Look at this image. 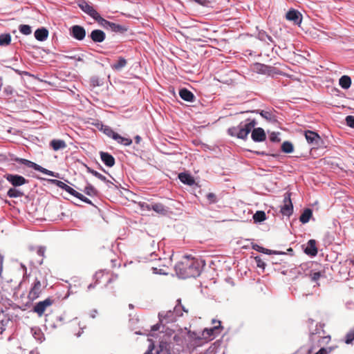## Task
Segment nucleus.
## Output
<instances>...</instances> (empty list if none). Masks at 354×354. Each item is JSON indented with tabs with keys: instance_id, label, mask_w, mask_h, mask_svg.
<instances>
[{
	"instance_id": "nucleus-1",
	"label": "nucleus",
	"mask_w": 354,
	"mask_h": 354,
	"mask_svg": "<svg viewBox=\"0 0 354 354\" xmlns=\"http://www.w3.org/2000/svg\"><path fill=\"white\" fill-rule=\"evenodd\" d=\"M202 268L201 261L195 258H189L187 256L175 266V270L179 278H196L201 274Z\"/></svg>"
},
{
	"instance_id": "nucleus-2",
	"label": "nucleus",
	"mask_w": 354,
	"mask_h": 354,
	"mask_svg": "<svg viewBox=\"0 0 354 354\" xmlns=\"http://www.w3.org/2000/svg\"><path fill=\"white\" fill-rule=\"evenodd\" d=\"M257 124L255 119H247L244 122H241L238 126L232 127L227 129V133L232 137L245 140Z\"/></svg>"
},
{
	"instance_id": "nucleus-3",
	"label": "nucleus",
	"mask_w": 354,
	"mask_h": 354,
	"mask_svg": "<svg viewBox=\"0 0 354 354\" xmlns=\"http://www.w3.org/2000/svg\"><path fill=\"white\" fill-rule=\"evenodd\" d=\"M182 310L187 312L184 306L181 305H176L173 310H168L167 312L162 311L159 313L158 318L160 323L165 325L176 322L177 317L183 315Z\"/></svg>"
},
{
	"instance_id": "nucleus-4",
	"label": "nucleus",
	"mask_w": 354,
	"mask_h": 354,
	"mask_svg": "<svg viewBox=\"0 0 354 354\" xmlns=\"http://www.w3.org/2000/svg\"><path fill=\"white\" fill-rule=\"evenodd\" d=\"M253 68L254 71L259 74L267 75L270 76L279 74L278 69L277 68L259 62L254 64Z\"/></svg>"
},
{
	"instance_id": "nucleus-5",
	"label": "nucleus",
	"mask_w": 354,
	"mask_h": 354,
	"mask_svg": "<svg viewBox=\"0 0 354 354\" xmlns=\"http://www.w3.org/2000/svg\"><path fill=\"white\" fill-rule=\"evenodd\" d=\"M3 177L13 186V187L21 186L28 182V180L24 176L19 174H6Z\"/></svg>"
},
{
	"instance_id": "nucleus-6",
	"label": "nucleus",
	"mask_w": 354,
	"mask_h": 354,
	"mask_svg": "<svg viewBox=\"0 0 354 354\" xmlns=\"http://www.w3.org/2000/svg\"><path fill=\"white\" fill-rule=\"evenodd\" d=\"M281 213L283 216H290L293 213V205L290 198V194H286L283 198V205L281 207Z\"/></svg>"
},
{
	"instance_id": "nucleus-7",
	"label": "nucleus",
	"mask_w": 354,
	"mask_h": 354,
	"mask_svg": "<svg viewBox=\"0 0 354 354\" xmlns=\"http://www.w3.org/2000/svg\"><path fill=\"white\" fill-rule=\"evenodd\" d=\"M69 31L71 36L78 41H82L86 37V30L82 26L74 25L71 27Z\"/></svg>"
},
{
	"instance_id": "nucleus-8",
	"label": "nucleus",
	"mask_w": 354,
	"mask_h": 354,
	"mask_svg": "<svg viewBox=\"0 0 354 354\" xmlns=\"http://www.w3.org/2000/svg\"><path fill=\"white\" fill-rule=\"evenodd\" d=\"M53 299L50 298H46L44 301H39L37 303L35 306L33 307L32 311L34 313H36L39 317H41L44 311L46 310V308L48 306H50L53 304Z\"/></svg>"
},
{
	"instance_id": "nucleus-9",
	"label": "nucleus",
	"mask_w": 354,
	"mask_h": 354,
	"mask_svg": "<svg viewBox=\"0 0 354 354\" xmlns=\"http://www.w3.org/2000/svg\"><path fill=\"white\" fill-rule=\"evenodd\" d=\"M41 292V284L40 281L36 278L33 284L32 287L29 291L28 297L30 301H34L35 299H37L39 297V295Z\"/></svg>"
},
{
	"instance_id": "nucleus-10",
	"label": "nucleus",
	"mask_w": 354,
	"mask_h": 354,
	"mask_svg": "<svg viewBox=\"0 0 354 354\" xmlns=\"http://www.w3.org/2000/svg\"><path fill=\"white\" fill-rule=\"evenodd\" d=\"M286 18L287 20L292 21L296 25L301 24L302 21V15L294 8H291L287 12Z\"/></svg>"
},
{
	"instance_id": "nucleus-11",
	"label": "nucleus",
	"mask_w": 354,
	"mask_h": 354,
	"mask_svg": "<svg viewBox=\"0 0 354 354\" xmlns=\"http://www.w3.org/2000/svg\"><path fill=\"white\" fill-rule=\"evenodd\" d=\"M78 6L84 12L89 15L93 19L99 13L92 6L84 0H82Z\"/></svg>"
},
{
	"instance_id": "nucleus-12",
	"label": "nucleus",
	"mask_w": 354,
	"mask_h": 354,
	"mask_svg": "<svg viewBox=\"0 0 354 354\" xmlns=\"http://www.w3.org/2000/svg\"><path fill=\"white\" fill-rule=\"evenodd\" d=\"M251 138L255 142H261L266 139V135L264 130L261 127L252 128Z\"/></svg>"
},
{
	"instance_id": "nucleus-13",
	"label": "nucleus",
	"mask_w": 354,
	"mask_h": 354,
	"mask_svg": "<svg viewBox=\"0 0 354 354\" xmlns=\"http://www.w3.org/2000/svg\"><path fill=\"white\" fill-rule=\"evenodd\" d=\"M221 322H218V325L214 326L212 328H205L203 331V335L205 339H213L216 335L218 334L221 331Z\"/></svg>"
},
{
	"instance_id": "nucleus-14",
	"label": "nucleus",
	"mask_w": 354,
	"mask_h": 354,
	"mask_svg": "<svg viewBox=\"0 0 354 354\" xmlns=\"http://www.w3.org/2000/svg\"><path fill=\"white\" fill-rule=\"evenodd\" d=\"M88 37L95 43H102L105 40L106 34L102 30L95 29L91 32Z\"/></svg>"
},
{
	"instance_id": "nucleus-15",
	"label": "nucleus",
	"mask_w": 354,
	"mask_h": 354,
	"mask_svg": "<svg viewBox=\"0 0 354 354\" xmlns=\"http://www.w3.org/2000/svg\"><path fill=\"white\" fill-rule=\"evenodd\" d=\"M48 182H50L52 185H56L57 187L61 188L62 189L66 191L71 195L73 196L75 193L76 190L73 189L71 187L68 186L64 182L57 180V179H48Z\"/></svg>"
},
{
	"instance_id": "nucleus-16",
	"label": "nucleus",
	"mask_w": 354,
	"mask_h": 354,
	"mask_svg": "<svg viewBox=\"0 0 354 354\" xmlns=\"http://www.w3.org/2000/svg\"><path fill=\"white\" fill-rule=\"evenodd\" d=\"M304 252L311 257H315L317 254V248L316 246V241L310 239L304 249Z\"/></svg>"
},
{
	"instance_id": "nucleus-17",
	"label": "nucleus",
	"mask_w": 354,
	"mask_h": 354,
	"mask_svg": "<svg viewBox=\"0 0 354 354\" xmlns=\"http://www.w3.org/2000/svg\"><path fill=\"white\" fill-rule=\"evenodd\" d=\"M100 155L102 161L106 166L111 167L115 165V158L111 153L108 152L101 151L100 153Z\"/></svg>"
},
{
	"instance_id": "nucleus-18",
	"label": "nucleus",
	"mask_w": 354,
	"mask_h": 354,
	"mask_svg": "<svg viewBox=\"0 0 354 354\" xmlns=\"http://www.w3.org/2000/svg\"><path fill=\"white\" fill-rule=\"evenodd\" d=\"M179 95L183 100L189 102H194L196 98L193 93L186 88L180 89Z\"/></svg>"
},
{
	"instance_id": "nucleus-19",
	"label": "nucleus",
	"mask_w": 354,
	"mask_h": 354,
	"mask_svg": "<svg viewBox=\"0 0 354 354\" xmlns=\"http://www.w3.org/2000/svg\"><path fill=\"white\" fill-rule=\"evenodd\" d=\"M34 35L37 41H44L48 37V30L46 28L41 27L35 31Z\"/></svg>"
},
{
	"instance_id": "nucleus-20",
	"label": "nucleus",
	"mask_w": 354,
	"mask_h": 354,
	"mask_svg": "<svg viewBox=\"0 0 354 354\" xmlns=\"http://www.w3.org/2000/svg\"><path fill=\"white\" fill-rule=\"evenodd\" d=\"M8 156H9L10 160L16 162L19 164L24 165L26 167H30V168H32L33 165L35 163L34 162H32L29 160H27L25 158H18L13 153H9Z\"/></svg>"
},
{
	"instance_id": "nucleus-21",
	"label": "nucleus",
	"mask_w": 354,
	"mask_h": 354,
	"mask_svg": "<svg viewBox=\"0 0 354 354\" xmlns=\"http://www.w3.org/2000/svg\"><path fill=\"white\" fill-rule=\"evenodd\" d=\"M305 137L307 142L311 145H317L318 143V140L320 139L318 133L310 130L305 131Z\"/></svg>"
},
{
	"instance_id": "nucleus-22",
	"label": "nucleus",
	"mask_w": 354,
	"mask_h": 354,
	"mask_svg": "<svg viewBox=\"0 0 354 354\" xmlns=\"http://www.w3.org/2000/svg\"><path fill=\"white\" fill-rule=\"evenodd\" d=\"M178 178L181 183L187 185H193L195 183L194 178L189 174L182 172L178 174Z\"/></svg>"
},
{
	"instance_id": "nucleus-23",
	"label": "nucleus",
	"mask_w": 354,
	"mask_h": 354,
	"mask_svg": "<svg viewBox=\"0 0 354 354\" xmlns=\"http://www.w3.org/2000/svg\"><path fill=\"white\" fill-rule=\"evenodd\" d=\"M32 169L36 170V171H40V172H41V173H43L44 174H46L48 176L55 177V178H59V173L50 171V170H48V169H47L46 168L42 167L41 166L37 165L35 162L33 165Z\"/></svg>"
},
{
	"instance_id": "nucleus-24",
	"label": "nucleus",
	"mask_w": 354,
	"mask_h": 354,
	"mask_svg": "<svg viewBox=\"0 0 354 354\" xmlns=\"http://www.w3.org/2000/svg\"><path fill=\"white\" fill-rule=\"evenodd\" d=\"M50 145L55 151L64 149L66 147V144L63 140H52L50 142Z\"/></svg>"
},
{
	"instance_id": "nucleus-25",
	"label": "nucleus",
	"mask_w": 354,
	"mask_h": 354,
	"mask_svg": "<svg viewBox=\"0 0 354 354\" xmlns=\"http://www.w3.org/2000/svg\"><path fill=\"white\" fill-rule=\"evenodd\" d=\"M313 216V210L310 208H306L301 213L299 221L303 224L307 223Z\"/></svg>"
},
{
	"instance_id": "nucleus-26",
	"label": "nucleus",
	"mask_w": 354,
	"mask_h": 354,
	"mask_svg": "<svg viewBox=\"0 0 354 354\" xmlns=\"http://www.w3.org/2000/svg\"><path fill=\"white\" fill-rule=\"evenodd\" d=\"M257 38L259 40H260L261 41H264V42L269 41L270 43H272L274 46H276L275 42H274V39H272V37L271 36H270L269 35H268V33L265 30H259L258 32Z\"/></svg>"
},
{
	"instance_id": "nucleus-27",
	"label": "nucleus",
	"mask_w": 354,
	"mask_h": 354,
	"mask_svg": "<svg viewBox=\"0 0 354 354\" xmlns=\"http://www.w3.org/2000/svg\"><path fill=\"white\" fill-rule=\"evenodd\" d=\"M113 140L117 141L118 143L124 146H130L132 144L131 139L129 138L122 137L118 133H116V134L114 136Z\"/></svg>"
},
{
	"instance_id": "nucleus-28",
	"label": "nucleus",
	"mask_w": 354,
	"mask_h": 354,
	"mask_svg": "<svg viewBox=\"0 0 354 354\" xmlns=\"http://www.w3.org/2000/svg\"><path fill=\"white\" fill-rule=\"evenodd\" d=\"M339 84L343 89H348L351 85V78L348 75H342L339 80Z\"/></svg>"
},
{
	"instance_id": "nucleus-29",
	"label": "nucleus",
	"mask_w": 354,
	"mask_h": 354,
	"mask_svg": "<svg viewBox=\"0 0 354 354\" xmlns=\"http://www.w3.org/2000/svg\"><path fill=\"white\" fill-rule=\"evenodd\" d=\"M109 30L114 32L117 33H124L127 31L128 28L125 26H122L120 24H115L113 22H111V24L110 25Z\"/></svg>"
},
{
	"instance_id": "nucleus-30",
	"label": "nucleus",
	"mask_w": 354,
	"mask_h": 354,
	"mask_svg": "<svg viewBox=\"0 0 354 354\" xmlns=\"http://www.w3.org/2000/svg\"><path fill=\"white\" fill-rule=\"evenodd\" d=\"M127 64V62L126 59L122 57H120L118 62L111 65V68L115 71H119L122 68H124Z\"/></svg>"
},
{
	"instance_id": "nucleus-31",
	"label": "nucleus",
	"mask_w": 354,
	"mask_h": 354,
	"mask_svg": "<svg viewBox=\"0 0 354 354\" xmlns=\"http://www.w3.org/2000/svg\"><path fill=\"white\" fill-rule=\"evenodd\" d=\"M24 195V192L16 187L10 188L7 192V196L10 198L21 197Z\"/></svg>"
},
{
	"instance_id": "nucleus-32",
	"label": "nucleus",
	"mask_w": 354,
	"mask_h": 354,
	"mask_svg": "<svg viewBox=\"0 0 354 354\" xmlns=\"http://www.w3.org/2000/svg\"><path fill=\"white\" fill-rule=\"evenodd\" d=\"M94 20L97 21L100 26L106 29H109L110 25L111 24V21L104 19L99 13L95 17Z\"/></svg>"
},
{
	"instance_id": "nucleus-33",
	"label": "nucleus",
	"mask_w": 354,
	"mask_h": 354,
	"mask_svg": "<svg viewBox=\"0 0 354 354\" xmlns=\"http://www.w3.org/2000/svg\"><path fill=\"white\" fill-rule=\"evenodd\" d=\"M254 223H261L266 220V215L263 211H257L253 215Z\"/></svg>"
},
{
	"instance_id": "nucleus-34",
	"label": "nucleus",
	"mask_w": 354,
	"mask_h": 354,
	"mask_svg": "<svg viewBox=\"0 0 354 354\" xmlns=\"http://www.w3.org/2000/svg\"><path fill=\"white\" fill-rule=\"evenodd\" d=\"M11 42V35L9 33H4L0 35V46H6Z\"/></svg>"
},
{
	"instance_id": "nucleus-35",
	"label": "nucleus",
	"mask_w": 354,
	"mask_h": 354,
	"mask_svg": "<svg viewBox=\"0 0 354 354\" xmlns=\"http://www.w3.org/2000/svg\"><path fill=\"white\" fill-rule=\"evenodd\" d=\"M281 151L286 153H290L294 151L293 145L289 141H285L283 142L281 147Z\"/></svg>"
},
{
	"instance_id": "nucleus-36",
	"label": "nucleus",
	"mask_w": 354,
	"mask_h": 354,
	"mask_svg": "<svg viewBox=\"0 0 354 354\" xmlns=\"http://www.w3.org/2000/svg\"><path fill=\"white\" fill-rule=\"evenodd\" d=\"M32 336L35 339L41 343L44 339V335L39 328H32Z\"/></svg>"
},
{
	"instance_id": "nucleus-37",
	"label": "nucleus",
	"mask_w": 354,
	"mask_h": 354,
	"mask_svg": "<svg viewBox=\"0 0 354 354\" xmlns=\"http://www.w3.org/2000/svg\"><path fill=\"white\" fill-rule=\"evenodd\" d=\"M259 114L261 115V116L263 118L266 119L268 121H270V122L276 121L275 116L270 111L262 110L259 112Z\"/></svg>"
},
{
	"instance_id": "nucleus-38",
	"label": "nucleus",
	"mask_w": 354,
	"mask_h": 354,
	"mask_svg": "<svg viewBox=\"0 0 354 354\" xmlns=\"http://www.w3.org/2000/svg\"><path fill=\"white\" fill-rule=\"evenodd\" d=\"M151 208L152 210L159 214H165L167 212L165 207L162 203H152Z\"/></svg>"
},
{
	"instance_id": "nucleus-39",
	"label": "nucleus",
	"mask_w": 354,
	"mask_h": 354,
	"mask_svg": "<svg viewBox=\"0 0 354 354\" xmlns=\"http://www.w3.org/2000/svg\"><path fill=\"white\" fill-rule=\"evenodd\" d=\"M154 349L153 344H150L148 351L145 354H153L152 351ZM156 354H167L166 350H164L162 346H160L156 351Z\"/></svg>"
},
{
	"instance_id": "nucleus-40",
	"label": "nucleus",
	"mask_w": 354,
	"mask_h": 354,
	"mask_svg": "<svg viewBox=\"0 0 354 354\" xmlns=\"http://www.w3.org/2000/svg\"><path fill=\"white\" fill-rule=\"evenodd\" d=\"M19 30L21 33L25 35H29L32 32V28L27 24H21L19 26Z\"/></svg>"
},
{
	"instance_id": "nucleus-41",
	"label": "nucleus",
	"mask_w": 354,
	"mask_h": 354,
	"mask_svg": "<svg viewBox=\"0 0 354 354\" xmlns=\"http://www.w3.org/2000/svg\"><path fill=\"white\" fill-rule=\"evenodd\" d=\"M84 192L89 196H96L97 194V191L90 184L84 187Z\"/></svg>"
},
{
	"instance_id": "nucleus-42",
	"label": "nucleus",
	"mask_w": 354,
	"mask_h": 354,
	"mask_svg": "<svg viewBox=\"0 0 354 354\" xmlns=\"http://www.w3.org/2000/svg\"><path fill=\"white\" fill-rule=\"evenodd\" d=\"M100 131L113 139L114 136L116 134V132H115L109 126L107 125H104L103 128Z\"/></svg>"
},
{
	"instance_id": "nucleus-43",
	"label": "nucleus",
	"mask_w": 354,
	"mask_h": 354,
	"mask_svg": "<svg viewBox=\"0 0 354 354\" xmlns=\"http://www.w3.org/2000/svg\"><path fill=\"white\" fill-rule=\"evenodd\" d=\"M86 169H87V171L89 173V174H91L93 176H94L95 177L97 178L98 179H100V180H106V177L101 174L100 173H99L98 171L88 167H86Z\"/></svg>"
},
{
	"instance_id": "nucleus-44",
	"label": "nucleus",
	"mask_w": 354,
	"mask_h": 354,
	"mask_svg": "<svg viewBox=\"0 0 354 354\" xmlns=\"http://www.w3.org/2000/svg\"><path fill=\"white\" fill-rule=\"evenodd\" d=\"M90 82L93 87L100 86L103 84V81L97 76H93L91 77Z\"/></svg>"
},
{
	"instance_id": "nucleus-45",
	"label": "nucleus",
	"mask_w": 354,
	"mask_h": 354,
	"mask_svg": "<svg viewBox=\"0 0 354 354\" xmlns=\"http://www.w3.org/2000/svg\"><path fill=\"white\" fill-rule=\"evenodd\" d=\"M73 196L79 198L80 201H82L87 204L93 205L92 201L90 199H88V198L84 196L83 194H82L81 193H80L77 191L74 194Z\"/></svg>"
},
{
	"instance_id": "nucleus-46",
	"label": "nucleus",
	"mask_w": 354,
	"mask_h": 354,
	"mask_svg": "<svg viewBox=\"0 0 354 354\" xmlns=\"http://www.w3.org/2000/svg\"><path fill=\"white\" fill-rule=\"evenodd\" d=\"M254 260L257 263V266L259 268H261L263 270H264L266 264L264 262V261L261 258V257H259V256L255 257Z\"/></svg>"
},
{
	"instance_id": "nucleus-47",
	"label": "nucleus",
	"mask_w": 354,
	"mask_h": 354,
	"mask_svg": "<svg viewBox=\"0 0 354 354\" xmlns=\"http://www.w3.org/2000/svg\"><path fill=\"white\" fill-rule=\"evenodd\" d=\"M206 198L209 203L213 204L218 201L217 196L214 193H208L206 194Z\"/></svg>"
},
{
	"instance_id": "nucleus-48",
	"label": "nucleus",
	"mask_w": 354,
	"mask_h": 354,
	"mask_svg": "<svg viewBox=\"0 0 354 354\" xmlns=\"http://www.w3.org/2000/svg\"><path fill=\"white\" fill-rule=\"evenodd\" d=\"M354 341V330L348 333L345 337V343L347 344H352Z\"/></svg>"
},
{
	"instance_id": "nucleus-49",
	"label": "nucleus",
	"mask_w": 354,
	"mask_h": 354,
	"mask_svg": "<svg viewBox=\"0 0 354 354\" xmlns=\"http://www.w3.org/2000/svg\"><path fill=\"white\" fill-rule=\"evenodd\" d=\"M46 251V248L44 246H39L37 249V254L42 257V259L38 261L39 264L41 265L43 263V257H44V253Z\"/></svg>"
},
{
	"instance_id": "nucleus-50",
	"label": "nucleus",
	"mask_w": 354,
	"mask_h": 354,
	"mask_svg": "<svg viewBox=\"0 0 354 354\" xmlns=\"http://www.w3.org/2000/svg\"><path fill=\"white\" fill-rule=\"evenodd\" d=\"M345 122L347 126L354 129V116L347 115L345 118Z\"/></svg>"
},
{
	"instance_id": "nucleus-51",
	"label": "nucleus",
	"mask_w": 354,
	"mask_h": 354,
	"mask_svg": "<svg viewBox=\"0 0 354 354\" xmlns=\"http://www.w3.org/2000/svg\"><path fill=\"white\" fill-rule=\"evenodd\" d=\"M279 133L278 132H272L270 135V140L272 142H279L281 139L279 137Z\"/></svg>"
},
{
	"instance_id": "nucleus-52",
	"label": "nucleus",
	"mask_w": 354,
	"mask_h": 354,
	"mask_svg": "<svg viewBox=\"0 0 354 354\" xmlns=\"http://www.w3.org/2000/svg\"><path fill=\"white\" fill-rule=\"evenodd\" d=\"M261 253L266 254H285V252H277L275 250H271L263 248V250L261 251Z\"/></svg>"
},
{
	"instance_id": "nucleus-53",
	"label": "nucleus",
	"mask_w": 354,
	"mask_h": 354,
	"mask_svg": "<svg viewBox=\"0 0 354 354\" xmlns=\"http://www.w3.org/2000/svg\"><path fill=\"white\" fill-rule=\"evenodd\" d=\"M320 277H321L320 272H315L310 274V279H311V281L313 282L317 281L320 278Z\"/></svg>"
},
{
	"instance_id": "nucleus-54",
	"label": "nucleus",
	"mask_w": 354,
	"mask_h": 354,
	"mask_svg": "<svg viewBox=\"0 0 354 354\" xmlns=\"http://www.w3.org/2000/svg\"><path fill=\"white\" fill-rule=\"evenodd\" d=\"M319 333V329L317 328V325L316 326V328L315 330V332H310V340L311 342L315 340L316 337H317V334Z\"/></svg>"
},
{
	"instance_id": "nucleus-55",
	"label": "nucleus",
	"mask_w": 354,
	"mask_h": 354,
	"mask_svg": "<svg viewBox=\"0 0 354 354\" xmlns=\"http://www.w3.org/2000/svg\"><path fill=\"white\" fill-rule=\"evenodd\" d=\"M92 124L95 126L97 129H98L100 131L103 128L104 124L100 121H96L95 122H92Z\"/></svg>"
},
{
	"instance_id": "nucleus-56",
	"label": "nucleus",
	"mask_w": 354,
	"mask_h": 354,
	"mask_svg": "<svg viewBox=\"0 0 354 354\" xmlns=\"http://www.w3.org/2000/svg\"><path fill=\"white\" fill-rule=\"evenodd\" d=\"M252 248L257 252H261L263 250V247L260 246L256 243H253L252 245Z\"/></svg>"
},
{
	"instance_id": "nucleus-57",
	"label": "nucleus",
	"mask_w": 354,
	"mask_h": 354,
	"mask_svg": "<svg viewBox=\"0 0 354 354\" xmlns=\"http://www.w3.org/2000/svg\"><path fill=\"white\" fill-rule=\"evenodd\" d=\"M153 272L154 274H167L162 269H158L157 268H152Z\"/></svg>"
},
{
	"instance_id": "nucleus-58",
	"label": "nucleus",
	"mask_w": 354,
	"mask_h": 354,
	"mask_svg": "<svg viewBox=\"0 0 354 354\" xmlns=\"http://www.w3.org/2000/svg\"><path fill=\"white\" fill-rule=\"evenodd\" d=\"M151 206H152V203L151 204H147V203H143L142 204V207L143 208H146L149 211L152 209Z\"/></svg>"
},
{
	"instance_id": "nucleus-59",
	"label": "nucleus",
	"mask_w": 354,
	"mask_h": 354,
	"mask_svg": "<svg viewBox=\"0 0 354 354\" xmlns=\"http://www.w3.org/2000/svg\"><path fill=\"white\" fill-rule=\"evenodd\" d=\"M102 181L106 184V185L109 188H110V189L113 188V182L108 180L106 178L105 180H102Z\"/></svg>"
},
{
	"instance_id": "nucleus-60",
	"label": "nucleus",
	"mask_w": 354,
	"mask_h": 354,
	"mask_svg": "<svg viewBox=\"0 0 354 354\" xmlns=\"http://www.w3.org/2000/svg\"><path fill=\"white\" fill-rule=\"evenodd\" d=\"M8 166L10 167V169L12 171H19V167H16L14 163L8 164Z\"/></svg>"
},
{
	"instance_id": "nucleus-61",
	"label": "nucleus",
	"mask_w": 354,
	"mask_h": 354,
	"mask_svg": "<svg viewBox=\"0 0 354 354\" xmlns=\"http://www.w3.org/2000/svg\"><path fill=\"white\" fill-rule=\"evenodd\" d=\"M4 92L8 95H10L12 93V89L10 86H8L4 88Z\"/></svg>"
},
{
	"instance_id": "nucleus-62",
	"label": "nucleus",
	"mask_w": 354,
	"mask_h": 354,
	"mask_svg": "<svg viewBox=\"0 0 354 354\" xmlns=\"http://www.w3.org/2000/svg\"><path fill=\"white\" fill-rule=\"evenodd\" d=\"M160 325L159 324H154L151 326V331H157L160 329Z\"/></svg>"
},
{
	"instance_id": "nucleus-63",
	"label": "nucleus",
	"mask_w": 354,
	"mask_h": 354,
	"mask_svg": "<svg viewBox=\"0 0 354 354\" xmlns=\"http://www.w3.org/2000/svg\"><path fill=\"white\" fill-rule=\"evenodd\" d=\"M118 277V275L117 274H113L111 277L109 279V280L108 281V283H111L112 281H113L114 280L117 279Z\"/></svg>"
},
{
	"instance_id": "nucleus-64",
	"label": "nucleus",
	"mask_w": 354,
	"mask_h": 354,
	"mask_svg": "<svg viewBox=\"0 0 354 354\" xmlns=\"http://www.w3.org/2000/svg\"><path fill=\"white\" fill-rule=\"evenodd\" d=\"M315 354H327V351L326 348H321L318 352H317Z\"/></svg>"
}]
</instances>
